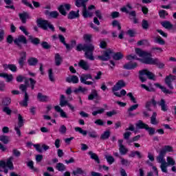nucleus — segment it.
Listing matches in <instances>:
<instances>
[{"instance_id":"9d476101","label":"nucleus","mask_w":176,"mask_h":176,"mask_svg":"<svg viewBox=\"0 0 176 176\" xmlns=\"http://www.w3.org/2000/svg\"><path fill=\"white\" fill-rule=\"evenodd\" d=\"M126 87V82L123 81L122 80H120L113 87L112 91L113 93H115L116 91H118L120 90V89H122V87Z\"/></svg>"},{"instance_id":"ea45409f","label":"nucleus","mask_w":176,"mask_h":176,"mask_svg":"<svg viewBox=\"0 0 176 176\" xmlns=\"http://www.w3.org/2000/svg\"><path fill=\"white\" fill-rule=\"evenodd\" d=\"M63 61V59L61 58V56L58 54H55V64L56 65H60L61 63Z\"/></svg>"},{"instance_id":"f704fd0d","label":"nucleus","mask_w":176,"mask_h":176,"mask_svg":"<svg viewBox=\"0 0 176 176\" xmlns=\"http://www.w3.org/2000/svg\"><path fill=\"white\" fill-rule=\"evenodd\" d=\"M124 68L125 69H134V68H137V64L135 63H127L124 65Z\"/></svg>"},{"instance_id":"20e7f679","label":"nucleus","mask_w":176,"mask_h":176,"mask_svg":"<svg viewBox=\"0 0 176 176\" xmlns=\"http://www.w3.org/2000/svg\"><path fill=\"white\" fill-rule=\"evenodd\" d=\"M166 154H164L162 152H160V155L157 157V163H160V168L162 173H167V162L164 159Z\"/></svg>"},{"instance_id":"c03bdc74","label":"nucleus","mask_w":176,"mask_h":176,"mask_svg":"<svg viewBox=\"0 0 176 176\" xmlns=\"http://www.w3.org/2000/svg\"><path fill=\"white\" fill-rule=\"evenodd\" d=\"M111 135V132L109 131H106L100 136V140H108Z\"/></svg>"},{"instance_id":"4d7b16f0","label":"nucleus","mask_w":176,"mask_h":176,"mask_svg":"<svg viewBox=\"0 0 176 176\" xmlns=\"http://www.w3.org/2000/svg\"><path fill=\"white\" fill-rule=\"evenodd\" d=\"M0 141H1V142H3V144H8L9 142V137L6 135H1Z\"/></svg>"},{"instance_id":"8fccbe9b","label":"nucleus","mask_w":176,"mask_h":176,"mask_svg":"<svg viewBox=\"0 0 176 176\" xmlns=\"http://www.w3.org/2000/svg\"><path fill=\"white\" fill-rule=\"evenodd\" d=\"M168 13L164 10H160L159 12V15L161 19H166V16H168Z\"/></svg>"},{"instance_id":"052dcab7","label":"nucleus","mask_w":176,"mask_h":176,"mask_svg":"<svg viewBox=\"0 0 176 176\" xmlns=\"http://www.w3.org/2000/svg\"><path fill=\"white\" fill-rule=\"evenodd\" d=\"M142 27L143 30H148V28H149V23H148V21L143 20L142 21Z\"/></svg>"},{"instance_id":"1a4fd4ad","label":"nucleus","mask_w":176,"mask_h":176,"mask_svg":"<svg viewBox=\"0 0 176 176\" xmlns=\"http://www.w3.org/2000/svg\"><path fill=\"white\" fill-rule=\"evenodd\" d=\"M112 50L111 49L107 50L103 52L102 56H99L98 58L102 61H108L111 58V56H112Z\"/></svg>"},{"instance_id":"69168bd1","label":"nucleus","mask_w":176,"mask_h":176,"mask_svg":"<svg viewBox=\"0 0 176 176\" xmlns=\"http://www.w3.org/2000/svg\"><path fill=\"white\" fill-rule=\"evenodd\" d=\"M88 135L89 137H91V138H97V137H98V135H97V132H96V131L88 132Z\"/></svg>"},{"instance_id":"680f3d73","label":"nucleus","mask_w":176,"mask_h":176,"mask_svg":"<svg viewBox=\"0 0 176 176\" xmlns=\"http://www.w3.org/2000/svg\"><path fill=\"white\" fill-rule=\"evenodd\" d=\"M106 115H107V116H108L109 118H111V117H112V116H115V115H118V111H116V110H112V111H107V112L106 113Z\"/></svg>"},{"instance_id":"c85d7f7f","label":"nucleus","mask_w":176,"mask_h":176,"mask_svg":"<svg viewBox=\"0 0 176 176\" xmlns=\"http://www.w3.org/2000/svg\"><path fill=\"white\" fill-rule=\"evenodd\" d=\"M77 17H79V10H78L77 12L71 11L68 14V19H69L70 20L77 19Z\"/></svg>"},{"instance_id":"e2e57ef3","label":"nucleus","mask_w":176,"mask_h":176,"mask_svg":"<svg viewBox=\"0 0 176 176\" xmlns=\"http://www.w3.org/2000/svg\"><path fill=\"white\" fill-rule=\"evenodd\" d=\"M12 102V100L10 99V98H5L3 100L2 104L3 105H9L10 104V102Z\"/></svg>"},{"instance_id":"5fc2aeb1","label":"nucleus","mask_w":176,"mask_h":176,"mask_svg":"<svg viewBox=\"0 0 176 176\" xmlns=\"http://www.w3.org/2000/svg\"><path fill=\"white\" fill-rule=\"evenodd\" d=\"M113 60H120L123 58V55L120 52H117L113 56Z\"/></svg>"},{"instance_id":"a878e982","label":"nucleus","mask_w":176,"mask_h":176,"mask_svg":"<svg viewBox=\"0 0 176 176\" xmlns=\"http://www.w3.org/2000/svg\"><path fill=\"white\" fill-rule=\"evenodd\" d=\"M82 16L85 19H87V17H93V12L89 10H87V8L85 7L82 9Z\"/></svg>"},{"instance_id":"2eb2a0df","label":"nucleus","mask_w":176,"mask_h":176,"mask_svg":"<svg viewBox=\"0 0 176 176\" xmlns=\"http://www.w3.org/2000/svg\"><path fill=\"white\" fill-rule=\"evenodd\" d=\"M78 67L85 71H89V69H90V65H89V63L85 60H80L79 61Z\"/></svg>"},{"instance_id":"423d86ee","label":"nucleus","mask_w":176,"mask_h":176,"mask_svg":"<svg viewBox=\"0 0 176 176\" xmlns=\"http://www.w3.org/2000/svg\"><path fill=\"white\" fill-rule=\"evenodd\" d=\"M37 24L41 28H43V30H47V28H50L52 31H54V26L47 20L39 19L37 20Z\"/></svg>"},{"instance_id":"39448f33","label":"nucleus","mask_w":176,"mask_h":176,"mask_svg":"<svg viewBox=\"0 0 176 176\" xmlns=\"http://www.w3.org/2000/svg\"><path fill=\"white\" fill-rule=\"evenodd\" d=\"M138 129H144L146 130L149 135H153L156 133V129L155 128L149 127L148 124L144 123L142 121L139 120L138 123L135 124Z\"/></svg>"},{"instance_id":"6ab92c4d","label":"nucleus","mask_w":176,"mask_h":176,"mask_svg":"<svg viewBox=\"0 0 176 176\" xmlns=\"http://www.w3.org/2000/svg\"><path fill=\"white\" fill-rule=\"evenodd\" d=\"M0 78H3L4 79H6V82L8 83L12 82V80H13V75L8 74L6 73L0 72Z\"/></svg>"},{"instance_id":"f3484780","label":"nucleus","mask_w":176,"mask_h":176,"mask_svg":"<svg viewBox=\"0 0 176 176\" xmlns=\"http://www.w3.org/2000/svg\"><path fill=\"white\" fill-rule=\"evenodd\" d=\"M14 43L18 46L20 45V43L25 44L27 43V38L23 35L19 36L14 41Z\"/></svg>"},{"instance_id":"c756f323","label":"nucleus","mask_w":176,"mask_h":176,"mask_svg":"<svg viewBox=\"0 0 176 176\" xmlns=\"http://www.w3.org/2000/svg\"><path fill=\"white\" fill-rule=\"evenodd\" d=\"M157 116V113L156 112H153L152 116L151 117V124H159V121L156 120V118Z\"/></svg>"},{"instance_id":"c9c22d12","label":"nucleus","mask_w":176,"mask_h":176,"mask_svg":"<svg viewBox=\"0 0 176 176\" xmlns=\"http://www.w3.org/2000/svg\"><path fill=\"white\" fill-rule=\"evenodd\" d=\"M88 155H89V156H91V159L95 160L96 163H100V159L98 158V155H97V154L93 153V151H89Z\"/></svg>"},{"instance_id":"412c9836","label":"nucleus","mask_w":176,"mask_h":176,"mask_svg":"<svg viewBox=\"0 0 176 176\" xmlns=\"http://www.w3.org/2000/svg\"><path fill=\"white\" fill-rule=\"evenodd\" d=\"M19 19L23 24H25L27 19H30V14L27 12L21 13L19 14Z\"/></svg>"},{"instance_id":"4be33fe9","label":"nucleus","mask_w":176,"mask_h":176,"mask_svg":"<svg viewBox=\"0 0 176 176\" xmlns=\"http://www.w3.org/2000/svg\"><path fill=\"white\" fill-rule=\"evenodd\" d=\"M152 105H153L154 107H156V105H157V102L155 100V98H153L152 100L146 102V109H148V111H151V107H152Z\"/></svg>"},{"instance_id":"774afa93","label":"nucleus","mask_w":176,"mask_h":176,"mask_svg":"<svg viewBox=\"0 0 176 176\" xmlns=\"http://www.w3.org/2000/svg\"><path fill=\"white\" fill-rule=\"evenodd\" d=\"M83 38L85 42H90L91 41V34H85Z\"/></svg>"},{"instance_id":"de8ad7c7","label":"nucleus","mask_w":176,"mask_h":176,"mask_svg":"<svg viewBox=\"0 0 176 176\" xmlns=\"http://www.w3.org/2000/svg\"><path fill=\"white\" fill-rule=\"evenodd\" d=\"M105 159L109 164H112L115 162V158H113L112 155H105Z\"/></svg>"},{"instance_id":"603ef678","label":"nucleus","mask_w":176,"mask_h":176,"mask_svg":"<svg viewBox=\"0 0 176 176\" xmlns=\"http://www.w3.org/2000/svg\"><path fill=\"white\" fill-rule=\"evenodd\" d=\"M28 166L30 167V170H32L33 171H36V173H38V168L34 167V162L30 161L28 162Z\"/></svg>"},{"instance_id":"aec40b11","label":"nucleus","mask_w":176,"mask_h":176,"mask_svg":"<svg viewBox=\"0 0 176 176\" xmlns=\"http://www.w3.org/2000/svg\"><path fill=\"white\" fill-rule=\"evenodd\" d=\"M37 99L38 101H41V102H46L50 100V98L46 95L42 94V93H38L37 94Z\"/></svg>"},{"instance_id":"864d4df0","label":"nucleus","mask_w":176,"mask_h":176,"mask_svg":"<svg viewBox=\"0 0 176 176\" xmlns=\"http://www.w3.org/2000/svg\"><path fill=\"white\" fill-rule=\"evenodd\" d=\"M155 42H156V43H159V45H164L166 43L164 40H163V38H162V37L160 36L156 37L155 39Z\"/></svg>"},{"instance_id":"a18cd8bd","label":"nucleus","mask_w":176,"mask_h":176,"mask_svg":"<svg viewBox=\"0 0 176 176\" xmlns=\"http://www.w3.org/2000/svg\"><path fill=\"white\" fill-rule=\"evenodd\" d=\"M56 170L58 171H65V165L63 163H58L56 166Z\"/></svg>"},{"instance_id":"7c9ffc66","label":"nucleus","mask_w":176,"mask_h":176,"mask_svg":"<svg viewBox=\"0 0 176 176\" xmlns=\"http://www.w3.org/2000/svg\"><path fill=\"white\" fill-rule=\"evenodd\" d=\"M69 102H68V100H65V96L64 95H60V105L63 107H65V105H68Z\"/></svg>"},{"instance_id":"13d9d810","label":"nucleus","mask_w":176,"mask_h":176,"mask_svg":"<svg viewBox=\"0 0 176 176\" xmlns=\"http://www.w3.org/2000/svg\"><path fill=\"white\" fill-rule=\"evenodd\" d=\"M120 159L121 160V164H122V166H130V162L129 161V160H126L122 157H120Z\"/></svg>"},{"instance_id":"b1692460","label":"nucleus","mask_w":176,"mask_h":176,"mask_svg":"<svg viewBox=\"0 0 176 176\" xmlns=\"http://www.w3.org/2000/svg\"><path fill=\"white\" fill-rule=\"evenodd\" d=\"M27 58V53L25 52H23L21 53V58L19 60V64L21 67H23L24 65V61H25Z\"/></svg>"},{"instance_id":"3c124183","label":"nucleus","mask_w":176,"mask_h":176,"mask_svg":"<svg viewBox=\"0 0 176 176\" xmlns=\"http://www.w3.org/2000/svg\"><path fill=\"white\" fill-rule=\"evenodd\" d=\"M48 77L51 82H54V75L53 74V69H49Z\"/></svg>"},{"instance_id":"0e129e2a","label":"nucleus","mask_w":176,"mask_h":176,"mask_svg":"<svg viewBox=\"0 0 176 176\" xmlns=\"http://www.w3.org/2000/svg\"><path fill=\"white\" fill-rule=\"evenodd\" d=\"M59 133L60 134H65L67 133V126L65 125H61L59 128Z\"/></svg>"},{"instance_id":"6e6552de","label":"nucleus","mask_w":176,"mask_h":176,"mask_svg":"<svg viewBox=\"0 0 176 176\" xmlns=\"http://www.w3.org/2000/svg\"><path fill=\"white\" fill-rule=\"evenodd\" d=\"M88 79H93V77L91 76V74H82L80 77V80L81 83H83L84 85H87L88 86L93 85V82L91 81H87Z\"/></svg>"},{"instance_id":"2f4dec72","label":"nucleus","mask_w":176,"mask_h":176,"mask_svg":"<svg viewBox=\"0 0 176 176\" xmlns=\"http://www.w3.org/2000/svg\"><path fill=\"white\" fill-rule=\"evenodd\" d=\"M161 152L166 155L167 152H174V149L173 148V146H164L163 149L161 151Z\"/></svg>"},{"instance_id":"9b49d317","label":"nucleus","mask_w":176,"mask_h":176,"mask_svg":"<svg viewBox=\"0 0 176 176\" xmlns=\"http://www.w3.org/2000/svg\"><path fill=\"white\" fill-rule=\"evenodd\" d=\"M176 76H173L170 74L169 76H167L165 78V83L168 85L169 89H174V87H173V85L171 84L172 82H174L175 80Z\"/></svg>"},{"instance_id":"5701e85b","label":"nucleus","mask_w":176,"mask_h":176,"mask_svg":"<svg viewBox=\"0 0 176 176\" xmlns=\"http://www.w3.org/2000/svg\"><path fill=\"white\" fill-rule=\"evenodd\" d=\"M14 157L13 156L10 157L7 162H6V166L10 168V170H13L14 168V166H13V160Z\"/></svg>"},{"instance_id":"a19ab883","label":"nucleus","mask_w":176,"mask_h":176,"mask_svg":"<svg viewBox=\"0 0 176 176\" xmlns=\"http://www.w3.org/2000/svg\"><path fill=\"white\" fill-rule=\"evenodd\" d=\"M30 87H32V90H34V89L35 87V85L36 83V81H35L32 78L27 79L25 81V85H28V82H30Z\"/></svg>"},{"instance_id":"338daca9","label":"nucleus","mask_w":176,"mask_h":176,"mask_svg":"<svg viewBox=\"0 0 176 176\" xmlns=\"http://www.w3.org/2000/svg\"><path fill=\"white\" fill-rule=\"evenodd\" d=\"M49 14L50 17H52V19H57L58 17V13L57 11H52L51 12H49Z\"/></svg>"},{"instance_id":"72a5a7b5","label":"nucleus","mask_w":176,"mask_h":176,"mask_svg":"<svg viewBox=\"0 0 176 176\" xmlns=\"http://www.w3.org/2000/svg\"><path fill=\"white\" fill-rule=\"evenodd\" d=\"M72 174L75 176L76 175H83V174H86V172L84 171L82 168H77L76 170H74L72 172Z\"/></svg>"},{"instance_id":"4c0bfd02","label":"nucleus","mask_w":176,"mask_h":176,"mask_svg":"<svg viewBox=\"0 0 176 176\" xmlns=\"http://www.w3.org/2000/svg\"><path fill=\"white\" fill-rule=\"evenodd\" d=\"M162 25L166 30H171L173 28V24L168 21H165L162 23Z\"/></svg>"},{"instance_id":"37998d69","label":"nucleus","mask_w":176,"mask_h":176,"mask_svg":"<svg viewBox=\"0 0 176 176\" xmlns=\"http://www.w3.org/2000/svg\"><path fill=\"white\" fill-rule=\"evenodd\" d=\"M29 65L35 66L38 64V59L36 58H30L28 60Z\"/></svg>"},{"instance_id":"473e14b6","label":"nucleus","mask_w":176,"mask_h":176,"mask_svg":"<svg viewBox=\"0 0 176 176\" xmlns=\"http://www.w3.org/2000/svg\"><path fill=\"white\" fill-rule=\"evenodd\" d=\"M132 9L133 7L131 6V4L128 3L126 5V6L121 8V12H123L124 13H129L130 10Z\"/></svg>"},{"instance_id":"7ed1b4c3","label":"nucleus","mask_w":176,"mask_h":176,"mask_svg":"<svg viewBox=\"0 0 176 176\" xmlns=\"http://www.w3.org/2000/svg\"><path fill=\"white\" fill-rule=\"evenodd\" d=\"M139 78L142 82H145L148 78L155 80V74L146 69H144L140 72Z\"/></svg>"},{"instance_id":"0eeeda50","label":"nucleus","mask_w":176,"mask_h":176,"mask_svg":"<svg viewBox=\"0 0 176 176\" xmlns=\"http://www.w3.org/2000/svg\"><path fill=\"white\" fill-rule=\"evenodd\" d=\"M24 126V120L23 119V116L21 114L18 115V124L14 126V130L19 137L21 136V131L20 129Z\"/></svg>"},{"instance_id":"79ce46f5","label":"nucleus","mask_w":176,"mask_h":176,"mask_svg":"<svg viewBox=\"0 0 176 176\" xmlns=\"http://www.w3.org/2000/svg\"><path fill=\"white\" fill-rule=\"evenodd\" d=\"M142 89H144L146 91L149 92H153L155 91V88H153L152 86L148 87L144 84H142L141 85Z\"/></svg>"},{"instance_id":"49530a36","label":"nucleus","mask_w":176,"mask_h":176,"mask_svg":"<svg viewBox=\"0 0 176 176\" xmlns=\"http://www.w3.org/2000/svg\"><path fill=\"white\" fill-rule=\"evenodd\" d=\"M74 130L75 131L80 133V134H82V135H85V136L87 135V131H85L82 129V128L80 127H78V126L75 127Z\"/></svg>"},{"instance_id":"dca6fc26","label":"nucleus","mask_w":176,"mask_h":176,"mask_svg":"<svg viewBox=\"0 0 176 176\" xmlns=\"http://www.w3.org/2000/svg\"><path fill=\"white\" fill-rule=\"evenodd\" d=\"M66 82L74 84L79 83V78L76 76H69L66 78Z\"/></svg>"},{"instance_id":"cd10ccee","label":"nucleus","mask_w":176,"mask_h":176,"mask_svg":"<svg viewBox=\"0 0 176 176\" xmlns=\"http://www.w3.org/2000/svg\"><path fill=\"white\" fill-rule=\"evenodd\" d=\"M138 107H140V104H133L131 105L129 109H128V113L129 115V116H134V114H133V111H135L136 109H138Z\"/></svg>"},{"instance_id":"a211bd4d","label":"nucleus","mask_w":176,"mask_h":176,"mask_svg":"<svg viewBox=\"0 0 176 176\" xmlns=\"http://www.w3.org/2000/svg\"><path fill=\"white\" fill-rule=\"evenodd\" d=\"M54 109L56 111L60 113V118H63L65 119L68 118V116L67 115V113H65V111L63 110L61 107H60V106H55Z\"/></svg>"},{"instance_id":"ddd939ff","label":"nucleus","mask_w":176,"mask_h":176,"mask_svg":"<svg viewBox=\"0 0 176 176\" xmlns=\"http://www.w3.org/2000/svg\"><path fill=\"white\" fill-rule=\"evenodd\" d=\"M118 146H119L120 153H121V155H126V153L129 152V149H127V148H126V146L123 145V140H118Z\"/></svg>"},{"instance_id":"f03ea898","label":"nucleus","mask_w":176,"mask_h":176,"mask_svg":"<svg viewBox=\"0 0 176 176\" xmlns=\"http://www.w3.org/2000/svg\"><path fill=\"white\" fill-rule=\"evenodd\" d=\"M77 52H85V58H87V60H90L91 61H94V56L93 55L94 53V46L93 44H78L76 46Z\"/></svg>"},{"instance_id":"bf43d9fd","label":"nucleus","mask_w":176,"mask_h":176,"mask_svg":"<svg viewBox=\"0 0 176 176\" xmlns=\"http://www.w3.org/2000/svg\"><path fill=\"white\" fill-rule=\"evenodd\" d=\"M74 91L75 93H79V92L85 93V92L87 91V89L82 87H79L78 88L75 89Z\"/></svg>"},{"instance_id":"4468645a","label":"nucleus","mask_w":176,"mask_h":176,"mask_svg":"<svg viewBox=\"0 0 176 176\" xmlns=\"http://www.w3.org/2000/svg\"><path fill=\"white\" fill-rule=\"evenodd\" d=\"M157 104L159 107H161V111H163V112H167L168 110V106L166 104V100L164 99H161Z\"/></svg>"},{"instance_id":"f8f14e48","label":"nucleus","mask_w":176,"mask_h":176,"mask_svg":"<svg viewBox=\"0 0 176 176\" xmlns=\"http://www.w3.org/2000/svg\"><path fill=\"white\" fill-rule=\"evenodd\" d=\"M71 9V5L69 4H63L61 6H60V7L58 8V10L60 12V13L61 14H63V16H66L67 15V12H65V10H69Z\"/></svg>"},{"instance_id":"e433bc0d","label":"nucleus","mask_w":176,"mask_h":176,"mask_svg":"<svg viewBox=\"0 0 176 176\" xmlns=\"http://www.w3.org/2000/svg\"><path fill=\"white\" fill-rule=\"evenodd\" d=\"M166 161H167V167H168V166H175V160H174V158H173V157H166Z\"/></svg>"},{"instance_id":"6e6d98bb","label":"nucleus","mask_w":176,"mask_h":176,"mask_svg":"<svg viewBox=\"0 0 176 176\" xmlns=\"http://www.w3.org/2000/svg\"><path fill=\"white\" fill-rule=\"evenodd\" d=\"M104 112H105V109L102 108L97 111H93L92 115H93V116H97V115L104 113Z\"/></svg>"},{"instance_id":"58836bf2","label":"nucleus","mask_w":176,"mask_h":176,"mask_svg":"<svg viewBox=\"0 0 176 176\" xmlns=\"http://www.w3.org/2000/svg\"><path fill=\"white\" fill-rule=\"evenodd\" d=\"M28 94H27V92H25L24 100L22 102H20L19 104L22 107H27L28 105Z\"/></svg>"},{"instance_id":"393cba45","label":"nucleus","mask_w":176,"mask_h":176,"mask_svg":"<svg viewBox=\"0 0 176 176\" xmlns=\"http://www.w3.org/2000/svg\"><path fill=\"white\" fill-rule=\"evenodd\" d=\"M89 0H76V6L77 8H80L82 6L83 9L86 8V3L88 2Z\"/></svg>"},{"instance_id":"bb28decb","label":"nucleus","mask_w":176,"mask_h":176,"mask_svg":"<svg viewBox=\"0 0 176 176\" xmlns=\"http://www.w3.org/2000/svg\"><path fill=\"white\" fill-rule=\"evenodd\" d=\"M98 98V93H97V91H96V89H93L91 91V94H89L88 96V100H97Z\"/></svg>"},{"instance_id":"09e8293b","label":"nucleus","mask_w":176,"mask_h":176,"mask_svg":"<svg viewBox=\"0 0 176 176\" xmlns=\"http://www.w3.org/2000/svg\"><path fill=\"white\" fill-rule=\"evenodd\" d=\"M114 96H116V97H122V96H125L126 94H127V92L126 91V90L122 89L120 91V93L119 92H113Z\"/></svg>"},{"instance_id":"f257e3e1","label":"nucleus","mask_w":176,"mask_h":176,"mask_svg":"<svg viewBox=\"0 0 176 176\" xmlns=\"http://www.w3.org/2000/svg\"><path fill=\"white\" fill-rule=\"evenodd\" d=\"M135 52L139 57H142V63L144 64H148L150 65H157L158 68H164V63L160 62L158 58H152V55L151 54L141 50L140 48H136Z\"/></svg>"}]
</instances>
